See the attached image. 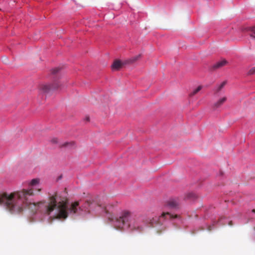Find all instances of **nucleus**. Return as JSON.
<instances>
[{"instance_id":"423d86ee","label":"nucleus","mask_w":255,"mask_h":255,"mask_svg":"<svg viewBox=\"0 0 255 255\" xmlns=\"http://www.w3.org/2000/svg\"><path fill=\"white\" fill-rule=\"evenodd\" d=\"M59 146L61 148H67L68 149H71L76 147V144L74 141L65 142L61 143L59 144Z\"/></svg>"},{"instance_id":"39448f33","label":"nucleus","mask_w":255,"mask_h":255,"mask_svg":"<svg viewBox=\"0 0 255 255\" xmlns=\"http://www.w3.org/2000/svg\"><path fill=\"white\" fill-rule=\"evenodd\" d=\"M227 101V97H224L219 99L213 105V109L215 110L219 108L226 101Z\"/></svg>"},{"instance_id":"a211bd4d","label":"nucleus","mask_w":255,"mask_h":255,"mask_svg":"<svg viewBox=\"0 0 255 255\" xmlns=\"http://www.w3.org/2000/svg\"><path fill=\"white\" fill-rule=\"evenodd\" d=\"M140 55H138V56H136V57H134V58H133V59L132 60V61L133 62V61H136V60H137V59H138V58H139L140 57Z\"/></svg>"},{"instance_id":"1a4fd4ad","label":"nucleus","mask_w":255,"mask_h":255,"mask_svg":"<svg viewBox=\"0 0 255 255\" xmlns=\"http://www.w3.org/2000/svg\"><path fill=\"white\" fill-rule=\"evenodd\" d=\"M122 66V65L121 61L119 60H116L113 64L112 68L115 70H119L121 68Z\"/></svg>"},{"instance_id":"20e7f679","label":"nucleus","mask_w":255,"mask_h":255,"mask_svg":"<svg viewBox=\"0 0 255 255\" xmlns=\"http://www.w3.org/2000/svg\"><path fill=\"white\" fill-rule=\"evenodd\" d=\"M177 217V215L174 216L169 212H163L161 215L159 217V220L160 222H162L164 220L171 219L175 218Z\"/></svg>"},{"instance_id":"aec40b11","label":"nucleus","mask_w":255,"mask_h":255,"mask_svg":"<svg viewBox=\"0 0 255 255\" xmlns=\"http://www.w3.org/2000/svg\"><path fill=\"white\" fill-rule=\"evenodd\" d=\"M86 120L88 121L89 120V117H87V118H86Z\"/></svg>"},{"instance_id":"f03ea898","label":"nucleus","mask_w":255,"mask_h":255,"mask_svg":"<svg viewBox=\"0 0 255 255\" xmlns=\"http://www.w3.org/2000/svg\"><path fill=\"white\" fill-rule=\"evenodd\" d=\"M142 219L140 218H135L132 214L128 211H123L120 217L117 219V222L119 223V228L127 226L131 230L142 232L143 226L141 225Z\"/></svg>"},{"instance_id":"f8f14e48","label":"nucleus","mask_w":255,"mask_h":255,"mask_svg":"<svg viewBox=\"0 0 255 255\" xmlns=\"http://www.w3.org/2000/svg\"><path fill=\"white\" fill-rule=\"evenodd\" d=\"M39 183V179H36V178L33 179L30 181L29 185L33 186H35V185L38 184Z\"/></svg>"},{"instance_id":"6e6552de","label":"nucleus","mask_w":255,"mask_h":255,"mask_svg":"<svg viewBox=\"0 0 255 255\" xmlns=\"http://www.w3.org/2000/svg\"><path fill=\"white\" fill-rule=\"evenodd\" d=\"M226 63H227L226 60H223L221 61L218 62L215 64H214L213 66V68L215 69L219 68H221V67L224 66V65H225Z\"/></svg>"},{"instance_id":"4468645a","label":"nucleus","mask_w":255,"mask_h":255,"mask_svg":"<svg viewBox=\"0 0 255 255\" xmlns=\"http://www.w3.org/2000/svg\"><path fill=\"white\" fill-rule=\"evenodd\" d=\"M60 68L59 67H56L51 70V72L53 74H55L57 73L60 71Z\"/></svg>"},{"instance_id":"6ab92c4d","label":"nucleus","mask_w":255,"mask_h":255,"mask_svg":"<svg viewBox=\"0 0 255 255\" xmlns=\"http://www.w3.org/2000/svg\"><path fill=\"white\" fill-rule=\"evenodd\" d=\"M211 230H212V229H211V226H209V228H208V230H209V231H211Z\"/></svg>"},{"instance_id":"f257e3e1","label":"nucleus","mask_w":255,"mask_h":255,"mask_svg":"<svg viewBox=\"0 0 255 255\" xmlns=\"http://www.w3.org/2000/svg\"><path fill=\"white\" fill-rule=\"evenodd\" d=\"M34 190L40 192L41 188L22 189L9 194L3 193L0 194V205H3L12 213H20L24 208H27L33 213L39 211L48 216L54 212L53 218L58 219H66L68 213L82 215L90 213L91 211H99L100 209L106 213L109 212L106 206L90 200H87L81 206L78 201L72 202L68 206L67 199H64L57 202V192L49 194L47 201L32 202L30 197L36 194Z\"/></svg>"},{"instance_id":"7ed1b4c3","label":"nucleus","mask_w":255,"mask_h":255,"mask_svg":"<svg viewBox=\"0 0 255 255\" xmlns=\"http://www.w3.org/2000/svg\"><path fill=\"white\" fill-rule=\"evenodd\" d=\"M60 86L58 82H54L51 84H42L39 87L40 91L44 94H48L50 92L57 89Z\"/></svg>"},{"instance_id":"9d476101","label":"nucleus","mask_w":255,"mask_h":255,"mask_svg":"<svg viewBox=\"0 0 255 255\" xmlns=\"http://www.w3.org/2000/svg\"><path fill=\"white\" fill-rule=\"evenodd\" d=\"M202 88V86H199L197 88L194 89L189 95L190 97L193 96L199 92Z\"/></svg>"},{"instance_id":"0eeeda50","label":"nucleus","mask_w":255,"mask_h":255,"mask_svg":"<svg viewBox=\"0 0 255 255\" xmlns=\"http://www.w3.org/2000/svg\"><path fill=\"white\" fill-rule=\"evenodd\" d=\"M167 205L171 208L174 209L178 207V202L174 199H171L167 202Z\"/></svg>"},{"instance_id":"9b49d317","label":"nucleus","mask_w":255,"mask_h":255,"mask_svg":"<svg viewBox=\"0 0 255 255\" xmlns=\"http://www.w3.org/2000/svg\"><path fill=\"white\" fill-rule=\"evenodd\" d=\"M226 81H224L223 82H222L220 85H219L218 86V87L215 90V92L216 93H218L219 92V91H220L225 86V85H226Z\"/></svg>"},{"instance_id":"f3484780","label":"nucleus","mask_w":255,"mask_h":255,"mask_svg":"<svg viewBox=\"0 0 255 255\" xmlns=\"http://www.w3.org/2000/svg\"><path fill=\"white\" fill-rule=\"evenodd\" d=\"M51 142L53 143H58V139L57 138H53L51 139Z\"/></svg>"},{"instance_id":"ddd939ff","label":"nucleus","mask_w":255,"mask_h":255,"mask_svg":"<svg viewBox=\"0 0 255 255\" xmlns=\"http://www.w3.org/2000/svg\"><path fill=\"white\" fill-rule=\"evenodd\" d=\"M249 30L252 31L253 33L250 34L251 37L255 38V25L249 28Z\"/></svg>"},{"instance_id":"2eb2a0df","label":"nucleus","mask_w":255,"mask_h":255,"mask_svg":"<svg viewBox=\"0 0 255 255\" xmlns=\"http://www.w3.org/2000/svg\"><path fill=\"white\" fill-rule=\"evenodd\" d=\"M255 73V67L251 68L248 72V75H251Z\"/></svg>"},{"instance_id":"dca6fc26","label":"nucleus","mask_w":255,"mask_h":255,"mask_svg":"<svg viewBox=\"0 0 255 255\" xmlns=\"http://www.w3.org/2000/svg\"><path fill=\"white\" fill-rule=\"evenodd\" d=\"M195 197V195L193 193H189L187 194V198H193Z\"/></svg>"}]
</instances>
